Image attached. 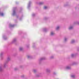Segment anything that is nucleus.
I'll return each mask as SVG.
<instances>
[{
	"mask_svg": "<svg viewBox=\"0 0 79 79\" xmlns=\"http://www.w3.org/2000/svg\"><path fill=\"white\" fill-rule=\"evenodd\" d=\"M10 60V57L9 56H8L7 57V60L6 62L4 63V65H3V67L5 68L6 66H7V63H8V61H9Z\"/></svg>",
	"mask_w": 79,
	"mask_h": 79,
	"instance_id": "1",
	"label": "nucleus"
},
{
	"mask_svg": "<svg viewBox=\"0 0 79 79\" xmlns=\"http://www.w3.org/2000/svg\"><path fill=\"white\" fill-rule=\"evenodd\" d=\"M16 8L15 7L13 9V12L12 14L13 16H15V15H16Z\"/></svg>",
	"mask_w": 79,
	"mask_h": 79,
	"instance_id": "2",
	"label": "nucleus"
},
{
	"mask_svg": "<svg viewBox=\"0 0 79 79\" xmlns=\"http://www.w3.org/2000/svg\"><path fill=\"white\" fill-rule=\"evenodd\" d=\"M3 52H2L0 54V58L1 60H3Z\"/></svg>",
	"mask_w": 79,
	"mask_h": 79,
	"instance_id": "3",
	"label": "nucleus"
},
{
	"mask_svg": "<svg viewBox=\"0 0 79 79\" xmlns=\"http://www.w3.org/2000/svg\"><path fill=\"white\" fill-rule=\"evenodd\" d=\"M65 69L66 70L71 69V67L69 66H67L65 67Z\"/></svg>",
	"mask_w": 79,
	"mask_h": 79,
	"instance_id": "4",
	"label": "nucleus"
},
{
	"mask_svg": "<svg viewBox=\"0 0 79 79\" xmlns=\"http://www.w3.org/2000/svg\"><path fill=\"white\" fill-rule=\"evenodd\" d=\"M2 38L4 39V40H6V39H7L6 35H3Z\"/></svg>",
	"mask_w": 79,
	"mask_h": 79,
	"instance_id": "5",
	"label": "nucleus"
},
{
	"mask_svg": "<svg viewBox=\"0 0 79 79\" xmlns=\"http://www.w3.org/2000/svg\"><path fill=\"white\" fill-rule=\"evenodd\" d=\"M31 3H32V2H31V1H29L27 7V8L28 9L30 8L31 6Z\"/></svg>",
	"mask_w": 79,
	"mask_h": 79,
	"instance_id": "6",
	"label": "nucleus"
},
{
	"mask_svg": "<svg viewBox=\"0 0 79 79\" xmlns=\"http://www.w3.org/2000/svg\"><path fill=\"white\" fill-rule=\"evenodd\" d=\"M0 16H4V13L2 12L0 10Z\"/></svg>",
	"mask_w": 79,
	"mask_h": 79,
	"instance_id": "7",
	"label": "nucleus"
},
{
	"mask_svg": "<svg viewBox=\"0 0 79 79\" xmlns=\"http://www.w3.org/2000/svg\"><path fill=\"white\" fill-rule=\"evenodd\" d=\"M16 39L15 38L12 41V44H13V43H15V42H16Z\"/></svg>",
	"mask_w": 79,
	"mask_h": 79,
	"instance_id": "8",
	"label": "nucleus"
},
{
	"mask_svg": "<svg viewBox=\"0 0 79 79\" xmlns=\"http://www.w3.org/2000/svg\"><path fill=\"white\" fill-rule=\"evenodd\" d=\"M50 69H46V71L47 73H50Z\"/></svg>",
	"mask_w": 79,
	"mask_h": 79,
	"instance_id": "9",
	"label": "nucleus"
},
{
	"mask_svg": "<svg viewBox=\"0 0 79 79\" xmlns=\"http://www.w3.org/2000/svg\"><path fill=\"white\" fill-rule=\"evenodd\" d=\"M15 25L14 24H10V27H14L15 26Z\"/></svg>",
	"mask_w": 79,
	"mask_h": 79,
	"instance_id": "10",
	"label": "nucleus"
},
{
	"mask_svg": "<svg viewBox=\"0 0 79 79\" xmlns=\"http://www.w3.org/2000/svg\"><path fill=\"white\" fill-rule=\"evenodd\" d=\"M45 57H42L40 59L39 61H42V60H45Z\"/></svg>",
	"mask_w": 79,
	"mask_h": 79,
	"instance_id": "11",
	"label": "nucleus"
},
{
	"mask_svg": "<svg viewBox=\"0 0 79 79\" xmlns=\"http://www.w3.org/2000/svg\"><path fill=\"white\" fill-rule=\"evenodd\" d=\"M73 26H70L69 27V30H71V29H73Z\"/></svg>",
	"mask_w": 79,
	"mask_h": 79,
	"instance_id": "12",
	"label": "nucleus"
},
{
	"mask_svg": "<svg viewBox=\"0 0 79 79\" xmlns=\"http://www.w3.org/2000/svg\"><path fill=\"white\" fill-rule=\"evenodd\" d=\"M3 71V68L2 66H0V71L1 72Z\"/></svg>",
	"mask_w": 79,
	"mask_h": 79,
	"instance_id": "13",
	"label": "nucleus"
},
{
	"mask_svg": "<svg viewBox=\"0 0 79 79\" xmlns=\"http://www.w3.org/2000/svg\"><path fill=\"white\" fill-rule=\"evenodd\" d=\"M55 35V33L53 32L52 31L51 32L50 35Z\"/></svg>",
	"mask_w": 79,
	"mask_h": 79,
	"instance_id": "14",
	"label": "nucleus"
},
{
	"mask_svg": "<svg viewBox=\"0 0 79 79\" xmlns=\"http://www.w3.org/2000/svg\"><path fill=\"white\" fill-rule=\"evenodd\" d=\"M47 29L46 28H44L43 29V31L44 32H46L47 31Z\"/></svg>",
	"mask_w": 79,
	"mask_h": 79,
	"instance_id": "15",
	"label": "nucleus"
},
{
	"mask_svg": "<svg viewBox=\"0 0 79 79\" xmlns=\"http://www.w3.org/2000/svg\"><path fill=\"white\" fill-rule=\"evenodd\" d=\"M75 42V40H73L71 41V44H73V43H74Z\"/></svg>",
	"mask_w": 79,
	"mask_h": 79,
	"instance_id": "16",
	"label": "nucleus"
},
{
	"mask_svg": "<svg viewBox=\"0 0 79 79\" xmlns=\"http://www.w3.org/2000/svg\"><path fill=\"white\" fill-rule=\"evenodd\" d=\"M71 77L72 78H74V77H75V75L74 74H72L71 75Z\"/></svg>",
	"mask_w": 79,
	"mask_h": 79,
	"instance_id": "17",
	"label": "nucleus"
},
{
	"mask_svg": "<svg viewBox=\"0 0 79 79\" xmlns=\"http://www.w3.org/2000/svg\"><path fill=\"white\" fill-rule=\"evenodd\" d=\"M19 50L20 51H22V50H23V48L20 47L19 48Z\"/></svg>",
	"mask_w": 79,
	"mask_h": 79,
	"instance_id": "18",
	"label": "nucleus"
},
{
	"mask_svg": "<svg viewBox=\"0 0 79 79\" xmlns=\"http://www.w3.org/2000/svg\"><path fill=\"white\" fill-rule=\"evenodd\" d=\"M76 55V54H71V56L72 57H74Z\"/></svg>",
	"mask_w": 79,
	"mask_h": 79,
	"instance_id": "19",
	"label": "nucleus"
},
{
	"mask_svg": "<svg viewBox=\"0 0 79 79\" xmlns=\"http://www.w3.org/2000/svg\"><path fill=\"white\" fill-rule=\"evenodd\" d=\"M27 57L28 58H31V56L30 55L27 56Z\"/></svg>",
	"mask_w": 79,
	"mask_h": 79,
	"instance_id": "20",
	"label": "nucleus"
},
{
	"mask_svg": "<svg viewBox=\"0 0 79 79\" xmlns=\"http://www.w3.org/2000/svg\"><path fill=\"white\" fill-rule=\"evenodd\" d=\"M43 4H44V2H40L39 3V5H42Z\"/></svg>",
	"mask_w": 79,
	"mask_h": 79,
	"instance_id": "21",
	"label": "nucleus"
},
{
	"mask_svg": "<svg viewBox=\"0 0 79 79\" xmlns=\"http://www.w3.org/2000/svg\"><path fill=\"white\" fill-rule=\"evenodd\" d=\"M67 40H68V38H65L64 39V41L65 42H66V41H67Z\"/></svg>",
	"mask_w": 79,
	"mask_h": 79,
	"instance_id": "22",
	"label": "nucleus"
},
{
	"mask_svg": "<svg viewBox=\"0 0 79 79\" xmlns=\"http://www.w3.org/2000/svg\"><path fill=\"white\" fill-rule=\"evenodd\" d=\"M59 29H60V27L59 26L57 27H56V30H58Z\"/></svg>",
	"mask_w": 79,
	"mask_h": 79,
	"instance_id": "23",
	"label": "nucleus"
},
{
	"mask_svg": "<svg viewBox=\"0 0 79 79\" xmlns=\"http://www.w3.org/2000/svg\"><path fill=\"white\" fill-rule=\"evenodd\" d=\"M47 6H44V9L45 10H46V9H47Z\"/></svg>",
	"mask_w": 79,
	"mask_h": 79,
	"instance_id": "24",
	"label": "nucleus"
},
{
	"mask_svg": "<svg viewBox=\"0 0 79 79\" xmlns=\"http://www.w3.org/2000/svg\"><path fill=\"white\" fill-rule=\"evenodd\" d=\"M35 16V14H32V16L34 17V16Z\"/></svg>",
	"mask_w": 79,
	"mask_h": 79,
	"instance_id": "25",
	"label": "nucleus"
},
{
	"mask_svg": "<svg viewBox=\"0 0 79 79\" xmlns=\"http://www.w3.org/2000/svg\"><path fill=\"white\" fill-rule=\"evenodd\" d=\"M23 18H22V17H20V18H19V21H21L22 19Z\"/></svg>",
	"mask_w": 79,
	"mask_h": 79,
	"instance_id": "26",
	"label": "nucleus"
},
{
	"mask_svg": "<svg viewBox=\"0 0 79 79\" xmlns=\"http://www.w3.org/2000/svg\"><path fill=\"white\" fill-rule=\"evenodd\" d=\"M33 72H34V73H35V72H36V70L35 69H34L33 70Z\"/></svg>",
	"mask_w": 79,
	"mask_h": 79,
	"instance_id": "27",
	"label": "nucleus"
},
{
	"mask_svg": "<svg viewBox=\"0 0 79 79\" xmlns=\"http://www.w3.org/2000/svg\"><path fill=\"white\" fill-rule=\"evenodd\" d=\"M24 77V75H22V76H21V77Z\"/></svg>",
	"mask_w": 79,
	"mask_h": 79,
	"instance_id": "28",
	"label": "nucleus"
},
{
	"mask_svg": "<svg viewBox=\"0 0 79 79\" xmlns=\"http://www.w3.org/2000/svg\"><path fill=\"white\" fill-rule=\"evenodd\" d=\"M53 74H54V75H55V74H56V72H54L53 73Z\"/></svg>",
	"mask_w": 79,
	"mask_h": 79,
	"instance_id": "29",
	"label": "nucleus"
},
{
	"mask_svg": "<svg viewBox=\"0 0 79 79\" xmlns=\"http://www.w3.org/2000/svg\"><path fill=\"white\" fill-rule=\"evenodd\" d=\"M53 56H51V57H50V58H53Z\"/></svg>",
	"mask_w": 79,
	"mask_h": 79,
	"instance_id": "30",
	"label": "nucleus"
},
{
	"mask_svg": "<svg viewBox=\"0 0 79 79\" xmlns=\"http://www.w3.org/2000/svg\"><path fill=\"white\" fill-rule=\"evenodd\" d=\"M17 68H15V70H16L17 69Z\"/></svg>",
	"mask_w": 79,
	"mask_h": 79,
	"instance_id": "31",
	"label": "nucleus"
},
{
	"mask_svg": "<svg viewBox=\"0 0 79 79\" xmlns=\"http://www.w3.org/2000/svg\"><path fill=\"white\" fill-rule=\"evenodd\" d=\"M77 24H78L79 25V22H78V23H77Z\"/></svg>",
	"mask_w": 79,
	"mask_h": 79,
	"instance_id": "32",
	"label": "nucleus"
},
{
	"mask_svg": "<svg viewBox=\"0 0 79 79\" xmlns=\"http://www.w3.org/2000/svg\"><path fill=\"white\" fill-rule=\"evenodd\" d=\"M47 19V18H45V19Z\"/></svg>",
	"mask_w": 79,
	"mask_h": 79,
	"instance_id": "33",
	"label": "nucleus"
},
{
	"mask_svg": "<svg viewBox=\"0 0 79 79\" xmlns=\"http://www.w3.org/2000/svg\"><path fill=\"white\" fill-rule=\"evenodd\" d=\"M27 47H28L27 46Z\"/></svg>",
	"mask_w": 79,
	"mask_h": 79,
	"instance_id": "34",
	"label": "nucleus"
}]
</instances>
